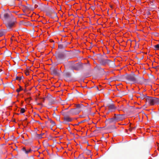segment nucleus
Listing matches in <instances>:
<instances>
[{
  "mask_svg": "<svg viewBox=\"0 0 159 159\" xmlns=\"http://www.w3.org/2000/svg\"><path fill=\"white\" fill-rule=\"evenodd\" d=\"M65 48V46H63L61 44H60L58 45V48L59 49H64Z\"/></svg>",
  "mask_w": 159,
  "mask_h": 159,
  "instance_id": "22",
  "label": "nucleus"
},
{
  "mask_svg": "<svg viewBox=\"0 0 159 159\" xmlns=\"http://www.w3.org/2000/svg\"><path fill=\"white\" fill-rule=\"evenodd\" d=\"M86 120H82V121H81L80 122H79V123H78L77 125H79L81 123H82L84 122Z\"/></svg>",
  "mask_w": 159,
  "mask_h": 159,
  "instance_id": "38",
  "label": "nucleus"
},
{
  "mask_svg": "<svg viewBox=\"0 0 159 159\" xmlns=\"http://www.w3.org/2000/svg\"><path fill=\"white\" fill-rule=\"evenodd\" d=\"M32 2L34 4H38V2L36 1V0H32Z\"/></svg>",
  "mask_w": 159,
  "mask_h": 159,
  "instance_id": "37",
  "label": "nucleus"
},
{
  "mask_svg": "<svg viewBox=\"0 0 159 159\" xmlns=\"http://www.w3.org/2000/svg\"><path fill=\"white\" fill-rule=\"evenodd\" d=\"M43 102H44V100H45V98H43Z\"/></svg>",
  "mask_w": 159,
  "mask_h": 159,
  "instance_id": "50",
  "label": "nucleus"
},
{
  "mask_svg": "<svg viewBox=\"0 0 159 159\" xmlns=\"http://www.w3.org/2000/svg\"><path fill=\"white\" fill-rule=\"evenodd\" d=\"M155 49L156 50H159V44H158L154 46Z\"/></svg>",
  "mask_w": 159,
  "mask_h": 159,
  "instance_id": "26",
  "label": "nucleus"
},
{
  "mask_svg": "<svg viewBox=\"0 0 159 159\" xmlns=\"http://www.w3.org/2000/svg\"><path fill=\"white\" fill-rule=\"evenodd\" d=\"M119 93L121 94V96L125 95L126 94L124 91L119 92Z\"/></svg>",
  "mask_w": 159,
  "mask_h": 159,
  "instance_id": "27",
  "label": "nucleus"
},
{
  "mask_svg": "<svg viewBox=\"0 0 159 159\" xmlns=\"http://www.w3.org/2000/svg\"><path fill=\"white\" fill-rule=\"evenodd\" d=\"M0 17L3 21L7 28V30L10 31L12 30L15 24L17 23L16 18L11 14L5 13L0 15Z\"/></svg>",
  "mask_w": 159,
  "mask_h": 159,
  "instance_id": "1",
  "label": "nucleus"
},
{
  "mask_svg": "<svg viewBox=\"0 0 159 159\" xmlns=\"http://www.w3.org/2000/svg\"><path fill=\"white\" fill-rule=\"evenodd\" d=\"M147 14L148 15H150V12H149V11H148L147 13Z\"/></svg>",
  "mask_w": 159,
  "mask_h": 159,
  "instance_id": "47",
  "label": "nucleus"
},
{
  "mask_svg": "<svg viewBox=\"0 0 159 159\" xmlns=\"http://www.w3.org/2000/svg\"><path fill=\"white\" fill-rule=\"evenodd\" d=\"M30 159H34V157L32 155L30 157Z\"/></svg>",
  "mask_w": 159,
  "mask_h": 159,
  "instance_id": "43",
  "label": "nucleus"
},
{
  "mask_svg": "<svg viewBox=\"0 0 159 159\" xmlns=\"http://www.w3.org/2000/svg\"><path fill=\"white\" fill-rule=\"evenodd\" d=\"M48 120L50 122L52 120L49 118H48Z\"/></svg>",
  "mask_w": 159,
  "mask_h": 159,
  "instance_id": "48",
  "label": "nucleus"
},
{
  "mask_svg": "<svg viewBox=\"0 0 159 159\" xmlns=\"http://www.w3.org/2000/svg\"><path fill=\"white\" fill-rule=\"evenodd\" d=\"M78 158H84L85 159H87V158H89V157H86L83 154H81L79 155Z\"/></svg>",
  "mask_w": 159,
  "mask_h": 159,
  "instance_id": "21",
  "label": "nucleus"
},
{
  "mask_svg": "<svg viewBox=\"0 0 159 159\" xmlns=\"http://www.w3.org/2000/svg\"><path fill=\"white\" fill-rule=\"evenodd\" d=\"M114 116L116 122L121 121L125 119V116L123 115L114 114Z\"/></svg>",
  "mask_w": 159,
  "mask_h": 159,
  "instance_id": "8",
  "label": "nucleus"
},
{
  "mask_svg": "<svg viewBox=\"0 0 159 159\" xmlns=\"http://www.w3.org/2000/svg\"><path fill=\"white\" fill-rule=\"evenodd\" d=\"M36 122H38L39 124H40V122L39 121H36Z\"/></svg>",
  "mask_w": 159,
  "mask_h": 159,
  "instance_id": "51",
  "label": "nucleus"
},
{
  "mask_svg": "<svg viewBox=\"0 0 159 159\" xmlns=\"http://www.w3.org/2000/svg\"><path fill=\"white\" fill-rule=\"evenodd\" d=\"M88 66H89V68H90V66L89 64H88Z\"/></svg>",
  "mask_w": 159,
  "mask_h": 159,
  "instance_id": "53",
  "label": "nucleus"
},
{
  "mask_svg": "<svg viewBox=\"0 0 159 159\" xmlns=\"http://www.w3.org/2000/svg\"><path fill=\"white\" fill-rule=\"evenodd\" d=\"M96 159H98V158H96Z\"/></svg>",
  "mask_w": 159,
  "mask_h": 159,
  "instance_id": "58",
  "label": "nucleus"
},
{
  "mask_svg": "<svg viewBox=\"0 0 159 159\" xmlns=\"http://www.w3.org/2000/svg\"><path fill=\"white\" fill-rule=\"evenodd\" d=\"M63 115H65V113H64V114H63Z\"/></svg>",
  "mask_w": 159,
  "mask_h": 159,
  "instance_id": "56",
  "label": "nucleus"
},
{
  "mask_svg": "<svg viewBox=\"0 0 159 159\" xmlns=\"http://www.w3.org/2000/svg\"><path fill=\"white\" fill-rule=\"evenodd\" d=\"M56 120H57L60 121V117L59 115L57 116Z\"/></svg>",
  "mask_w": 159,
  "mask_h": 159,
  "instance_id": "35",
  "label": "nucleus"
},
{
  "mask_svg": "<svg viewBox=\"0 0 159 159\" xmlns=\"http://www.w3.org/2000/svg\"><path fill=\"white\" fill-rule=\"evenodd\" d=\"M25 111V109L24 108H22L20 110V113H24Z\"/></svg>",
  "mask_w": 159,
  "mask_h": 159,
  "instance_id": "31",
  "label": "nucleus"
},
{
  "mask_svg": "<svg viewBox=\"0 0 159 159\" xmlns=\"http://www.w3.org/2000/svg\"><path fill=\"white\" fill-rule=\"evenodd\" d=\"M95 88H96V89H97V90H98H98H99V89H98V87L96 86V87H95Z\"/></svg>",
  "mask_w": 159,
  "mask_h": 159,
  "instance_id": "46",
  "label": "nucleus"
},
{
  "mask_svg": "<svg viewBox=\"0 0 159 159\" xmlns=\"http://www.w3.org/2000/svg\"><path fill=\"white\" fill-rule=\"evenodd\" d=\"M51 74L54 75L60 76V71L55 69L54 67H52L50 68Z\"/></svg>",
  "mask_w": 159,
  "mask_h": 159,
  "instance_id": "7",
  "label": "nucleus"
},
{
  "mask_svg": "<svg viewBox=\"0 0 159 159\" xmlns=\"http://www.w3.org/2000/svg\"><path fill=\"white\" fill-rule=\"evenodd\" d=\"M90 158H92L91 155L90 156Z\"/></svg>",
  "mask_w": 159,
  "mask_h": 159,
  "instance_id": "54",
  "label": "nucleus"
},
{
  "mask_svg": "<svg viewBox=\"0 0 159 159\" xmlns=\"http://www.w3.org/2000/svg\"><path fill=\"white\" fill-rule=\"evenodd\" d=\"M50 123H51L52 124V126H54V125H56V124H55V122L53 121V120H52L50 122Z\"/></svg>",
  "mask_w": 159,
  "mask_h": 159,
  "instance_id": "32",
  "label": "nucleus"
},
{
  "mask_svg": "<svg viewBox=\"0 0 159 159\" xmlns=\"http://www.w3.org/2000/svg\"><path fill=\"white\" fill-rule=\"evenodd\" d=\"M107 64L112 68H114L116 67V65L114 61H112L109 60H108Z\"/></svg>",
  "mask_w": 159,
  "mask_h": 159,
  "instance_id": "14",
  "label": "nucleus"
},
{
  "mask_svg": "<svg viewBox=\"0 0 159 159\" xmlns=\"http://www.w3.org/2000/svg\"><path fill=\"white\" fill-rule=\"evenodd\" d=\"M52 14L54 16H53V17H52V16H51V17H51L53 18L57 17V14L54 11L52 13Z\"/></svg>",
  "mask_w": 159,
  "mask_h": 159,
  "instance_id": "25",
  "label": "nucleus"
},
{
  "mask_svg": "<svg viewBox=\"0 0 159 159\" xmlns=\"http://www.w3.org/2000/svg\"><path fill=\"white\" fill-rule=\"evenodd\" d=\"M67 44L68 43L66 42H65L61 43L62 45H63V46H65V48L67 46Z\"/></svg>",
  "mask_w": 159,
  "mask_h": 159,
  "instance_id": "30",
  "label": "nucleus"
},
{
  "mask_svg": "<svg viewBox=\"0 0 159 159\" xmlns=\"http://www.w3.org/2000/svg\"><path fill=\"white\" fill-rule=\"evenodd\" d=\"M85 107V106L82 104H78L76 105L75 108L72 109L70 111L73 114H78L84 109Z\"/></svg>",
  "mask_w": 159,
  "mask_h": 159,
  "instance_id": "3",
  "label": "nucleus"
},
{
  "mask_svg": "<svg viewBox=\"0 0 159 159\" xmlns=\"http://www.w3.org/2000/svg\"><path fill=\"white\" fill-rule=\"evenodd\" d=\"M106 121L108 124L115 123L116 122L114 116L112 118H109Z\"/></svg>",
  "mask_w": 159,
  "mask_h": 159,
  "instance_id": "11",
  "label": "nucleus"
},
{
  "mask_svg": "<svg viewBox=\"0 0 159 159\" xmlns=\"http://www.w3.org/2000/svg\"><path fill=\"white\" fill-rule=\"evenodd\" d=\"M65 75L67 77H70V74L69 72H66V73Z\"/></svg>",
  "mask_w": 159,
  "mask_h": 159,
  "instance_id": "36",
  "label": "nucleus"
},
{
  "mask_svg": "<svg viewBox=\"0 0 159 159\" xmlns=\"http://www.w3.org/2000/svg\"><path fill=\"white\" fill-rule=\"evenodd\" d=\"M25 74L26 75H29V69H28L27 71L25 72Z\"/></svg>",
  "mask_w": 159,
  "mask_h": 159,
  "instance_id": "34",
  "label": "nucleus"
},
{
  "mask_svg": "<svg viewBox=\"0 0 159 159\" xmlns=\"http://www.w3.org/2000/svg\"><path fill=\"white\" fill-rule=\"evenodd\" d=\"M24 78L23 76L19 77L18 76H16V80H18L19 81H20L22 79Z\"/></svg>",
  "mask_w": 159,
  "mask_h": 159,
  "instance_id": "24",
  "label": "nucleus"
},
{
  "mask_svg": "<svg viewBox=\"0 0 159 159\" xmlns=\"http://www.w3.org/2000/svg\"><path fill=\"white\" fill-rule=\"evenodd\" d=\"M38 136V137L39 138H42V135L41 134H36Z\"/></svg>",
  "mask_w": 159,
  "mask_h": 159,
  "instance_id": "39",
  "label": "nucleus"
},
{
  "mask_svg": "<svg viewBox=\"0 0 159 159\" xmlns=\"http://www.w3.org/2000/svg\"><path fill=\"white\" fill-rule=\"evenodd\" d=\"M147 96L146 95H144L142 93H140V96L139 97H140L142 99H144L146 98Z\"/></svg>",
  "mask_w": 159,
  "mask_h": 159,
  "instance_id": "20",
  "label": "nucleus"
},
{
  "mask_svg": "<svg viewBox=\"0 0 159 159\" xmlns=\"http://www.w3.org/2000/svg\"><path fill=\"white\" fill-rule=\"evenodd\" d=\"M150 4H151V8H152V9H154L156 8V6L153 4V2H151V3Z\"/></svg>",
  "mask_w": 159,
  "mask_h": 159,
  "instance_id": "23",
  "label": "nucleus"
},
{
  "mask_svg": "<svg viewBox=\"0 0 159 159\" xmlns=\"http://www.w3.org/2000/svg\"><path fill=\"white\" fill-rule=\"evenodd\" d=\"M124 78L133 84L137 83L141 84L143 83L144 80L143 77H140L134 74L127 75L126 76L124 75L121 76L119 80L123 81L124 80Z\"/></svg>",
  "mask_w": 159,
  "mask_h": 159,
  "instance_id": "2",
  "label": "nucleus"
},
{
  "mask_svg": "<svg viewBox=\"0 0 159 159\" xmlns=\"http://www.w3.org/2000/svg\"><path fill=\"white\" fill-rule=\"evenodd\" d=\"M22 150L26 154H28L31 152L32 150L31 149H26L25 148L23 147L22 149Z\"/></svg>",
  "mask_w": 159,
  "mask_h": 159,
  "instance_id": "15",
  "label": "nucleus"
},
{
  "mask_svg": "<svg viewBox=\"0 0 159 159\" xmlns=\"http://www.w3.org/2000/svg\"><path fill=\"white\" fill-rule=\"evenodd\" d=\"M95 67L97 70L99 71H100L102 72H104V69L102 68L101 67V66L98 64H96V66Z\"/></svg>",
  "mask_w": 159,
  "mask_h": 159,
  "instance_id": "16",
  "label": "nucleus"
},
{
  "mask_svg": "<svg viewBox=\"0 0 159 159\" xmlns=\"http://www.w3.org/2000/svg\"><path fill=\"white\" fill-rule=\"evenodd\" d=\"M38 105H42V104L41 103H38Z\"/></svg>",
  "mask_w": 159,
  "mask_h": 159,
  "instance_id": "49",
  "label": "nucleus"
},
{
  "mask_svg": "<svg viewBox=\"0 0 159 159\" xmlns=\"http://www.w3.org/2000/svg\"><path fill=\"white\" fill-rule=\"evenodd\" d=\"M51 42H54V41L53 40H52V41H51Z\"/></svg>",
  "mask_w": 159,
  "mask_h": 159,
  "instance_id": "57",
  "label": "nucleus"
},
{
  "mask_svg": "<svg viewBox=\"0 0 159 159\" xmlns=\"http://www.w3.org/2000/svg\"><path fill=\"white\" fill-rule=\"evenodd\" d=\"M4 54L6 56L9 57L11 56V53L10 52L7 51L4 52Z\"/></svg>",
  "mask_w": 159,
  "mask_h": 159,
  "instance_id": "18",
  "label": "nucleus"
},
{
  "mask_svg": "<svg viewBox=\"0 0 159 159\" xmlns=\"http://www.w3.org/2000/svg\"><path fill=\"white\" fill-rule=\"evenodd\" d=\"M46 98L49 101L50 104H52L55 103V98H53L51 95H48L46 97Z\"/></svg>",
  "mask_w": 159,
  "mask_h": 159,
  "instance_id": "9",
  "label": "nucleus"
},
{
  "mask_svg": "<svg viewBox=\"0 0 159 159\" xmlns=\"http://www.w3.org/2000/svg\"><path fill=\"white\" fill-rule=\"evenodd\" d=\"M157 103L159 104V98H155V104Z\"/></svg>",
  "mask_w": 159,
  "mask_h": 159,
  "instance_id": "28",
  "label": "nucleus"
},
{
  "mask_svg": "<svg viewBox=\"0 0 159 159\" xmlns=\"http://www.w3.org/2000/svg\"><path fill=\"white\" fill-rule=\"evenodd\" d=\"M95 148L96 150H98V146L96 145L94 147Z\"/></svg>",
  "mask_w": 159,
  "mask_h": 159,
  "instance_id": "41",
  "label": "nucleus"
},
{
  "mask_svg": "<svg viewBox=\"0 0 159 159\" xmlns=\"http://www.w3.org/2000/svg\"><path fill=\"white\" fill-rule=\"evenodd\" d=\"M85 153L87 155H89L91 153V151L89 150H87L85 152Z\"/></svg>",
  "mask_w": 159,
  "mask_h": 159,
  "instance_id": "33",
  "label": "nucleus"
},
{
  "mask_svg": "<svg viewBox=\"0 0 159 159\" xmlns=\"http://www.w3.org/2000/svg\"><path fill=\"white\" fill-rule=\"evenodd\" d=\"M20 86V89H17L16 90V91L18 93L21 90H22V89L21 88V86Z\"/></svg>",
  "mask_w": 159,
  "mask_h": 159,
  "instance_id": "29",
  "label": "nucleus"
},
{
  "mask_svg": "<svg viewBox=\"0 0 159 159\" xmlns=\"http://www.w3.org/2000/svg\"><path fill=\"white\" fill-rule=\"evenodd\" d=\"M46 15L49 17H51V15L54 11V10L51 8L48 7L46 10Z\"/></svg>",
  "mask_w": 159,
  "mask_h": 159,
  "instance_id": "10",
  "label": "nucleus"
},
{
  "mask_svg": "<svg viewBox=\"0 0 159 159\" xmlns=\"http://www.w3.org/2000/svg\"><path fill=\"white\" fill-rule=\"evenodd\" d=\"M155 98L147 96L146 99V102L151 105H153L155 104Z\"/></svg>",
  "mask_w": 159,
  "mask_h": 159,
  "instance_id": "5",
  "label": "nucleus"
},
{
  "mask_svg": "<svg viewBox=\"0 0 159 159\" xmlns=\"http://www.w3.org/2000/svg\"><path fill=\"white\" fill-rule=\"evenodd\" d=\"M57 156L58 157L57 158H59L60 157L58 156V155L57 154Z\"/></svg>",
  "mask_w": 159,
  "mask_h": 159,
  "instance_id": "52",
  "label": "nucleus"
},
{
  "mask_svg": "<svg viewBox=\"0 0 159 159\" xmlns=\"http://www.w3.org/2000/svg\"><path fill=\"white\" fill-rule=\"evenodd\" d=\"M23 7H24L25 8V9H29V8L27 6H23Z\"/></svg>",
  "mask_w": 159,
  "mask_h": 159,
  "instance_id": "40",
  "label": "nucleus"
},
{
  "mask_svg": "<svg viewBox=\"0 0 159 159\" xmlns=\"http://www.w3.org/2000/svg\"><path fill=\"white\" fill-rule=\"evenodd\" d=\"M11 86H12L11 87V88L13 89H14V85H13L12 84H11Z\"/></svg>",
  "mask_w": 159,
  "mask_h": 159,
  "instance_id": "45",
  "label": "nucleus"
},
{
  "mask_svg": "<svg viewBox=\"0 0 159 159\" xmlns=\"http://www.w3.org/2000/svg\"><path fill=\"white\" fill-rule=\"evenodd\" d=\"M6 32V30H0V37L3 36L4 34Z\"/></svg>",
  "mask_w": 159,
  "mask_h": 159,
  "instance_id": "19",
  "label": "nucleus"
},
{
  "mask_svg": "<svg viewBox=\"0 0 159 159\" xmlns=\"http://www.w3.org/2000/svg\"><path fill=\"white\" fill-rule=\"evenodd\" d=\"M64 119L65 121L68 122L71 121L72 120L71 118L66 116H65L64 117Z\"/></svg>",
  "mask_w": 159,
  "mask_h": 159,
  "instance_id": "17",
  "label": "nucleus"
},
{
  "mask_svg": "<svg viewBox=\"0 0 159 159\" xmlns=\"http://www.w3.org/2000/svg\"><path fill=\"white\" fill-rule=\"evenodd\" d=\"M83 68V65L81 62L76 63L71 66V68L73 69L77 70H79Z\"/></svg>",
  "mask_w": 159,
  "mask_h": 159,
  "instance_id": "6",
  "label": "nucleus"
},
{
  "mask_svg": "<svg viewBox=\"0 0 159 159\" xmlns=\"http://www.w3.org/2000/svg\"><path fill=\"white\" fill-rule=\"evenodd\" d=\"M97 56V59L101 65L105 66L107 64L108 59L103 58L102 56L100 54H98Z\"/></svg>",
  "mask_w": 159,
  "mask_h": 159,
  "instance_id": "4",
  "label": "nucleus"
},
{
  "mask_svg": "<svg viewBox=\"0 0 159 159\" xmlns=\"http://www.w3.org/2000/svg\"><path fill=\"white\" fill-rule=\"evenodd\" d=\"M93 87H91V88H89V89H91V88H93Z\"/></svg>",
  "mask_w": 159,
  "mask_h": 159,
  "instance_id": "55",
  "label": "nucleus"
},
{
  "mask_svg": "<svg viewBox=\"0 0 159 159\" xmlns=\"http://www.w3.org/2000/svg\"><path fill=\"white\" fill-rule=\"evenodd\" d=\"M91 8L93 10H94L95 9V7L93 6H91Z\"/></svg>",
  "mask_w": 159,
  "mask_h": 159,
  "instance_id": "42",
  "label": "nucleus"
},
{
  "mask_svg": "<svg viewBox=\"0 0 159 159\" xmlns=\"http://www.w3.org/2000/svg\"><path fill=\"white\" fill-rule=\"evenodd\" d=\"M38 7V6L36 4L34 6V8H37Z\"/></svg>",
  "mask_w": 159,
  "mask_h": 159,
  "instance_id": "44",
  "label": "nucleus"
},
{
  "mask_svg": "<svg viewBox=\"0 0 159 159\" xmlns=\"http://www.w3.org/2000/svg\"><path fill=\"white\" fill-rule=\"evenodd\" d=\"M65 57V55L64 53L62 52H59L56 54V57L58 59H61Z\"/></svg>",
  "mask_w": 159,
  "mask_h": 159,
  "instance_id": "12",
  "label": "nucleus"
},
{
  "mask_svg": "<svg viewBox=\"0 0 159 159\" xmlns=\"http://www.w3.org/2000/svg\"><path fill=\"white\" fill-rule=\"evenodd\" d=\"M107 106L108 107L109 110H111V111L115 110L117 108L114 106L113 104H109Z\"/></svg>",
  "mask_w": 159,
  "mask_h": 159,
  "instance_id": "13",
  "label": "nucleus"
}]
</instances>
